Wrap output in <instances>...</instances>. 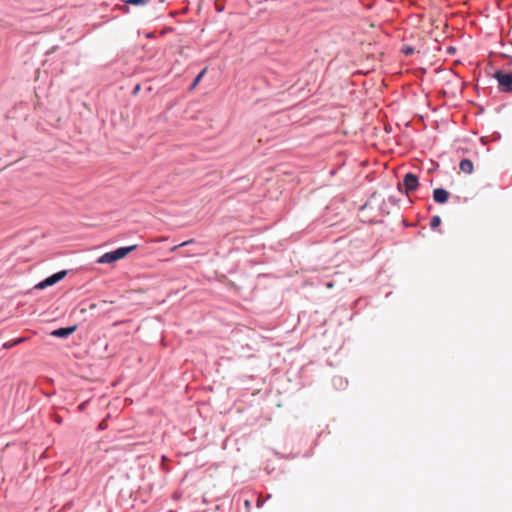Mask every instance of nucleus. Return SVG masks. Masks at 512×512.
Segmentation results:
<instances>
[{"mask_svg":"<svg viewBox=\"0 0 512 512\" xmlns=\"http://www.w3.org/2000/svg\"><path fill=\"white\" fill-rule=\"evenodd\" d=\"M137 248V245H132L128 247H120L114 251L107 252L103 254L99 259L98 263L100 264H110L117 260H120L124 258L128 253L135 250Z\"/></svg>","mask_w":512,"mask_h":512,"instance_id":"obj_1","label":"nucleus"},{"mask_svg":"<svg viewBox=\"0 0 512 512\" xmlns=\"http://www.w3.org/2000/svg\"><path fill=\"white\" fill-rule=\"evenodd\" d=\"M67 275V271L66 270H62V271H59L49 277H47L45 280L41 281L40 283H38L35 288L36 289H45L49 286H52L56 283H58L59 281H61L65 276Z\"/></svg>","mask_w":512,"mask_h":512,"instance_id":"obj_3","label":"nucleus"},{"mask_svg":"<svg viewBox=\"0 0 512 512\" xmlns=\"http://www.w3.org/2000/svg\"><path fill=\"white\" fill-rule=\"evenodd\" d=\"M433 198H434L435 202L443 204L448 201L449 192L443 188H436L433 191Z\"/></svg>","mask_w":512,"mask_h":512,"instance_id":"obj_5","label":"nucleus"},{"mask_svg":"<svg viewBox=\"0 0 512 512\" xmlns=\"http://www.w3.org/2000/svg\"><path fill=\"white\" fill-rule=\"evenodd\" d=\"M419 182L416 175L407 173L403 179V186L405 187L406 193L415 191L418 188Z\"/></svg>","mask_w":512,"mask_h":512,"instance_id":"obj_4","label":"nucleus"},{"mask_svg":"<svg viewBox=\"0 0 512 512\" xmlns=\"http://www.w3.org/2000/svg\"><path fill=\"white\" fill-rule=\"evenodd\" d=\"M494 77L498 82V86L501 92H512V71L505 72L503 70H497L494 74Z\"/></svg>","mask_w":512,"mask_h":512,"instance_id":"obj_2","label":"nucleus"},{"mask_svg":"<svg viewBox=\"0 0 512 512\" xmlns=\"http://www.w3.org/2000/svg\"><path fill=\"white\" fill-rule=\"evenodd\" d=\"M215 7L218 11H222L223 7L218 5V2H215Z\"/></svg>","mask_w":512,"mask_h":512,"instance_id":"obj_13","label":"nucleus"},{"mask_svg":"<svg viewBox=\"0 0 512 512\" xmlns=\"http://www.w3.org/2000/svg\"><path fill=\"white\" fill-rule=\"evenodd\" d=\"M206 70L207 68H204L197 76L196 78L194 79L193 83H192V88H195L201 81L202 77L204 76V74L206 73Z\"/></svg>","mask_w":512,"mask_h":512,"instance_id":"obj_9","label":"nucleus"},{"mask_svg":"<svg viewBox=\"0 0 512 512\" xmlns=\"http://www.w3.org/2000/svg\"><path fill=\"white\" fill-rule=\"evenodd\" d=\"M164 240H166V238L162 237V238L157 239L156 241H164Z\"/></svg>","mask_w":512,"mask_h":512,"instance_id":"obj_15","label":"nucleus"},{"mask_svg":"<svg viewBox=\"0 0 512 512\" xmlns=\"http://www.w3.org/2000/svg\"><path fill=\"white\" fill-rule=\"evenodd\" d=\"M26 341V338L25 337H21V338H17L15 340H12V341H8L6 343L3 344V347L5 349H9V348H12L13 346L17 345V344H20L22 342Z\"/></svg>","mask_w":512,"mask_h":512,"instance_id":"obj_8","label":"nucleus"},{"mask_svg":"<svg viewBox=\"0 0 512 512\" xmlns=\"http://www.w3.org/2000/svg\"><path fill=\"white\" fill-rule=\"evenodd\" d=\"M139 89H140L139 85H138V86H136V87H135V89H134V93H136L137 91H139Z\"/></svg>","mask_w":512,"mask_h":512,"instance_id":"obj_14","label":"nucleus"},{"mask_svg":"<svg viewBox=\"0 0 512 512\" xmlns=\"http://www.w3.org/2000/svg\"><path fill=\"white\" fill-rule=\"evenodd\" d=\"M192 242H193V240H188V241H185V242H183V243H181V244H179V245L173 246V247L171 248V251H175L177 248H179V247H183V246H186V245H188V244H190V243H192Z\"/></svg>","mask_w":512,"mask_h":512,"instance_id":"obj_12","label":"nucleus"},{"mask_svg":"<svg viewBox=\"0 0 512 512\" xmlns=\"http://www.w3.org/2000/svg\"><path fill=\"white\" fill-rule=\"evenodd\" d=\"M403 53L406 55V56H410L414 53V48L411 47V46H407V47H404L403 48Z\"/></svg>","mask_w":512,"mask_h":512,"instance_id":"obj_11","label":"nucleus"},{"mask_svg":"<svg viewBox=\"0 0 512 512\" xmlns=\"http://www.w3.org/2000/svg\"><path fill=\"white\" fill-rule=\"evenodd\" d=\"M441 224V218L439 216H433L430 222V226L434 229Z\"/></svg>","mask_w":512,"mask_h":512,"instance_id":"obj_10","label":"nucleus"},{"mask_svg":"<svg viewBox=\"0 0 512 512\" xmlns=\"http://www.w3.org/2000/svg\"><path fill=\"white\" fill-rule=\"evenodd\" d=\"M130 3L134 4V5H137V4H140L141 2L135 1V2H130Z\"/></svg>","mask_w":512,"mask_h":512,"instance_id":"obj_16","label":"nucleus"},{"mask_svg":"<svg viewBox=\"0 0 512 512\" xmlns=\"http://www.w3.org/2000/svg\"><path fill=\"white\" fill-rule=\"evenodd\" d=\"M76 330V327L59 328L51 332V335L58 338H66Z\"/></svg>","mask_w":512,"mask_h":512,"instance_id":"obj_6","label":"nucleus"},{"mask_svg":"<svg viewBox=\"0 0 512 512\" xmlns=\"http://www.w3.org/2000/svg\"><path fill=\"white\" fill-rule=\"evenodd\" d=\"M459 168L463 173L471 174L474 170V165L471 160L463 159L459 164Z\"/></svg>","mask_w":512,"mask_h":512,"instance_id":"obj_7","label":"nucleus"}]
</instances>
